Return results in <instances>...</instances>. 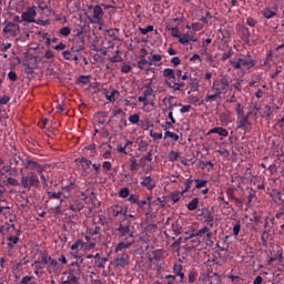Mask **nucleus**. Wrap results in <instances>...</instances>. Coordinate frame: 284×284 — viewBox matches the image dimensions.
<instances>
[{
  "label": "nucleus",
  "mask_w": 284,
  "mask_h": 284,
  "mask_svg": "<svg viewBox=\"0 0 284 284\" xmlns=\"http://www.w3.org/2000/svg\"><path fill=\"white\" fill-rule=\"evenodd\" d=\"M141 34H148L149 32H154V26H148L146 28H140Z\"/></svg>",
  "instance_id": "13d9d810"
},
{
  "label": "nucleus",
  "mask_w": 284,
  "mask_h": 284,
  "mask_svg": "<svg viewBox=\"0 0 284 284\" xmlns=\"http://www.w3.org/2000/svg\"><path fill=\"white\" fill-rule=\"evenodd\" d=\"M116 232H119L120 237L123 239L124 236H128V234H130V225L120 224L116 229Z\"/></svg>",
  "instance_id": "5701e85b"
},
{
  "label": "nucleus",
  "mask_w": 284,
  "mask_h": 284,
  "mask_svg": "<svg viewBox=\"0 0 284 284\" xmlns=\"http://www.w3.org/2000/svg\"><path fill=\"white\" fill-rule=\"evenodd\" d=\"M275 219H284V205L281 210L275 214Z\"/></svg>",
  "instance_id": "774afa93"
},
{
  "label": "nucleus",
  "mask_w": 284,
  "mask_h": 284,
  "mask_svg": "<svg viewBox=\"0 0 284 284\" xmlns=\"http://www.w3.org/2000/svg\"><path fill=\"white\" fill-rule=\"evenodd\" d=\"M129 121L133 125H138V123L141 121V115H139V113L132 114L129 116Z\"/></svg>",
  "instance_id": "c03bdc74"
},
{
  "label": "nucleus",
  "mask_w": 284,
  "mask_h": 284,
  "mask_svg": "<svg viewBox=\"0 0 284 284\" xmlns=\"http://www.w3.org/2000/svg\"><path fill=\"white\" fill-rule=\"evenodd\" d=\"M212 236H214V233L207 231L205 233V243L206 245H212L214 242L212 241Z\"/></svg>",
  "instance_id": "bf43d9fd"
},
{
  "label": "nucleus",
  "mask_w": 284,
  "mask_h": 284,
  "mask_svg": "<svg viewBox=\"0 0 284 284\" xmlns=\"http://www.w3.org/2000/svg\"><path fill=\"white\" fill-rule=\"evenodd\" d=\"M87 233L89 236H101V226H95L94 230L89 229Z\"/></svg>",
  "instance_id": "a19ab883"
},
{
  "label": "nucleus",
  "mask_w": 284,
  "mask_h": 284,
  "mask_svg": "<svg viewBox=\"0 0 284 284\" xmlns=\"http://www.w3.org/2000/svg\"><path fill=\"white\" fill-rule=\"evenodd\" d=\"M34 17H37V11L34 9H29L22 13V21H27V23H34Z\"/></svg>",
  "instance_id": "4468645a"
},
{
  "label": "nucleus",
  "mask_w": 284,
  "mask_h": 284,
  "mask_svg": "<svg viewBox=\"0 0 284 284\" xmlns=\"http://www.w3.org/2000/svg\"><path fill=\"white\" fill-rule=\"evenodd\" d=\"M105 263H108V257H102L94 262V266L100 267V270H105Z\"/></svg>",
  "instance_id": "f704fd0d"
},
{
  "label": "nucleus",
  "mask_w": 284,
  "mask_h": 284,
  "mask_svg": "<svg viewBox=\"0 0 284 284\" xmlns=\"http://www.w3.org/2000/svg\"><path fill=\"white\" fill-rule=\"evenodd\" d=\"M4 185H6V187H19L20 183H19V180H17L14 178H8L4 181Z\"/></svg>",
  "instance_id": "393cba45"
},
{
  "label": "nucleus",
  "mask_w": 284,
  "mask_h": 284,
  "mask_svg": "<svg viewBox=\"0 0 284 284\" xmlns=\"http://www.w3.org/2000/svg\"><path fill=\"white\" fill-rule=\"evenodd\" d=\"M21 186L24 190H32V187H41V181H39V175L34 172H29L27 175L23 174L20 180Z\"/></svg>",
  "instance_id": "7ed1b4c3"
},
{
  "label": "nucleus",
  "mask_w": 284,
  "mask_h": 284,
  "mask_svg": "<svg viewBox=\"0 0 284 284\" xmlns=\"http://www.w3.org/2000/svg\"><path fill=\"white\" fill-rule=\"evenodd\" d=\"M227 88H230V81H227L226 78L215 80L212 85V90H214L219 94H223V92H225V90H227Z\"/></svg>",
  "instance_id": "423d86ee"
},
{
  "label": "nucleus",
  "mask_w": 284,
  "mask_h": 284,
  "mask_svg": "<svg viewBox=\"0 0 284 284\" xmlns=\"http://www.w3.org/2000/svg\"><path fill=\"white\" fill-rule=\"evenodd\" d=\"M132 245H134V242H120L116 246H115V252H123V250H130V247H132Z\"/></svg>",
  "instance_id": "412c9836"
},
{
  "label": "nucleus",
  "mask_w": 284,
  "mask_h": 284,
  "mask_svg": "<svg viewBox=\"0 0 284 284\" xmlns=\"http://www.w3.org/2000/svg\"><path fill=\"white\" fill-rule=\"evenodd\" d=\"M192 183H194V180H192V178H189L184 183L185 189L182 191V194H187V191L192 187Z\"/></svg>",
  "instance_id": "a18cd8bd"
},
{
  "label": "nucleus",
  "mask_w": 284,
  "mask_h": 284,
  "mask_svg": "<svg viewBox=\"0 0 284 284\" xmlns=\"http://www.w3.org/2000/svg\"><path fill=\"white\" fill-rule=\"evenodd\" d=\"M120 199H128L130 196V189L123 187L119 192Z\"/></svg>",
  "instance_id": "3c124183"
},
{
  "label": "nucleus",
  "mask_w": 284,
  "mask_h": 284,
  "mask_svg": "<svg viewBox=\"0 0 284 284\" xmlns=\"http://www.w3.org/2000/svg\"><path fill=\"white\" fill-rule=\"evenodd\" d=\"M10 170H13L11 164H9V165L7 164V165L2 166V169L0 171L1 176H6V174H8V172H10Z\"/></svg>",
  "instance_id": "0e129e2a"
},
{
  "label": "nucleus",
  "mask_w": 284,
  "mask_h": 284,
  "mask_svg": "<svg viewBox=\"0 0 284 284\" xmlns=\"http://www.w3.org/2000/svg\"><path fill=\"white\" fill-rule=\"evenodd\" d=\"M0 233L2 236L9 234V236L7 237V241H9L7 246L9 250H14V245H18L19 243V236H21V231L17 230L14 224L6 223L4 225L0 226Z\"/></svg>",
  "instance_id": "f257e3e1"
},
{
  "label": "nucleus",
  "mask_w": 284,
  "mask_h": 284,
  "mask_svg": "<svg viewBox=\"0 0 284 284\" xmlns=\"http://www.w3.org/2000/svg\"><path fill=\"white\" fill-rule=\"evenodd\" d=\"M178 106L181 108L180 109L181 114H185L192 110V105H190V104L183 105V104L179 103Z\"/></svg>",
  "instance_id": "864d4df0"
},
{
  "label": "nucleus",
  "mask_w": 284,
  "mask_h": 284,
  "mask_svg": "<svg viewBox=\"0 0 284 284\" xmlns=\"http://www.w3.org/2000/svg\"><path fill=\"white\" fill-rule=\"evenodd\" d=\"M140 185H142V187H146V190H149L150 192H152V190L156 187V184H154V180L150 175L145 176L143 181L140 182Z\"/></svg>",
  "instance_id": "2eb2a0df"
},
{
  "label": "nucleus",
  "mask_w": 284,
  "mask_h": 284,
  "mask_svg": "<svg viewBox=\"0 0 284 284\" xmlns=\"http://www.w3.org/2000/svg\"><path fill=\"white\" fill-rule=\"evenodd\" d=\"M131 71H132V65H130L128 63H123L121 65V72H123V74H128Z\"/></svg>",
  "instance_id": "e2e57ef3"
},
{
  "label": "nucleus",
  "mask_w": 284,
  "mask_h": 284,
  "mask_svg": "<svg viewBox=\"0 0 284 284\" xmlns=\"http://www.w3.org/2000/svg\"><path fill=\"white\" fill-rule=\"evenodd\" d=\"M263 17L265 19H274V17H276V11H272V9L265 8L263 10Z\"/></svg>",
  "instance_id": "473e14b6"
},
{
  "label": "nucleus",
  "mask_w": 284,
  "mask_h": 284,
  "mask_svg": "<svg viewBox=\"0 0 284 284\" xmlns=\"http://www.w3.org/2000/svg\"><path fill=\"white\" fill-rule=\"evenodd\" d=\"M9 163L13 170H17L18 168H24L26 160H23L19 154H13L9 160Z\"/></svg>",
  "instance_id": "9b49d317"
},
{
  "label": "nucleus",
  "mask_w": 284,
  "mask_h": 284,
  "mask_svg": "<svg viewBox=\"0 0 284 284\" xmlns=\"http://www.w3.org/2000/svg\"><path fill=\"white\" fill-rule=\"evenodd\" d=\"M176 282V275H166L164 276L162 283L160 284H174Z\"/></svg>",
  "instance_id": "e433bc0d"
},
{
  "label": "nucleus",
  "mask_w": 284,
  "mask_h": 284,
  "mask_svg": "<svg viewBox=\"0 0 284 284\" xmlns=\"http://www.w3.org/2000/svg\"><path fill=\"white\" fill-rule=\"evenodd\" d=\"M273 199H274V202L277 203V205H281V203H284V191H280L275 193Z\"/></svg>",
  "instance_id": "72a5a7b5"
},
{
  "label": "nucleus",
  "mask_w": 284,
  "mask_h": 284,
  "mask_svg": "<svg viewBox=\"0 0 284 284\" xmlns=\"http://www.w3.org/2000/svg\"><path fill=\"white\" fill-rule=\"evenodd\" d=\"M200 216H203L204 223H206V225L214 227V214L210 211V209H202Z\"/></svg>",
  "instance_id": "9d476101"
},
{
  "label": "nucleus",
  "mask_w": 284,
  "mask_h": 284,
  "mask_svg": "<svg viewBox=\"0 0 284 284\" xmlns=\"http://www.w3.org/2000/svg\"><path fill=\"white\" fill-rule=\"evenodd\" d=\"M209 134H219V136H229L230 131L223 126H215L209 131Z\"/></svg>",
  "instance_id": "a211bd4d"
},
{
  "label": "nucleus",
  "mask_w": 284,
  "mask_h": 284,
  "mask_svg": "<svg viewBox=\"0 0 284 284\" xmlns=\"http://www.w3.org/2000/svg\"><path fill=\"white\" fill-rule=\"evenodd\" d=\"M92 168H93V176L94 179H99V174H101V163H94V164H91Z\"/></svg>",
  "instance_id": "37998d69"
},
{
  "label": "nucleus",
  "mask_w": 284,
  "mask_h": 284,
  "mask_svg": "<svg viewBox=\"0 0 284 284\" xmlns=\"http://www.w3.org/2000/svg\"><path fill=\"white\" fill-rule=\"evenodd\" d=\"M235 112H236L237 116H244L245 110L243 109V105L241 104V102H239L235 105Z\"/></svg>",
  "instance_id": "8fccbe9b"
},
{
  "label": "nucleus",
  "mask_w": 284,
  "mask_h": 284,
  "mask_svg": "<svg viewBox=\"0 0 284 284\" xmlns=\"http://www.w3.org/2000/svg\"><path fill=\"white\" fill-rule=\"evenodd\" d=\"M183 191L179 192V191H174L171 193V201H173V203H179L181 201V197L183 196Z\"/></svg>",
  "instance_id": "2f4dec72"
},
{
  "label": "nucleus",
  "mask_w": 284,
  "mask_h": 284,
  "mask_svg": "<svg viewBox=\"0 0 284 284\" xmlns=\"http://www.w3.org/2000/svg\"><path fill=\"white\" fill-rule=\"evenodd\" d=\"M232 57H234V50L230 47L227 51L222 53L220 61H227V59H232Z\"/></svg>",
  "instance_id": "c756f323"
},
{
  "label": "nucleus",
  "mask_w": 284,
  "mask_h": 284,
  "mask_svg": "<svg viewBox=\"0 0 284 284\" xmlns=\"http://www.w3.org/2000/svg\"><path fill=\"white\" fill-rule=\"evenodd\" d=\"M103 8H101V6L97 4L93 8V19H95V21H101L103 19Z\"/></svg>",
  "instance_id": "aec40b11"
},
{
  "label": "nucleus",
  "mask_w": 284,
  "mask_h": 284,
  "mask_svg": "<svg viewBox=\"0 0 284 284\" xmlns=\"http://www.w3.org/2000/svg\"><path fill=\"white\" fill-rule=\"evenodd\" d=\"M82 209H83V202H81V200H75L69 206V210H71V212H81Z\"/></svg>",
  "instance_id": "4be33fe9"
},
{
  "label": "nucleus",
  "mask_w": 284,
  "mask_h": 284,
  "mask_svg": "<svg viewBox=\"0 0 284 284\" xmlns=\"http://www.w3.org/2000/svg\"><path fill=\"white\" fill-rule=\"evenodd\" d=\"M206 232H210V229L207 226H203L201 230L195 231V239H203Z\"/></svg>",
  "instance_id": "4c0bfd02"
},
{
  "label": "nucleus",
  "mask_w": 284,
  "mask_h": 284,
  "mask_svg": "<svg viewBox=\"0 0 284 284\" xmlns=\"http://www.w3.org/2000/svg\"><path fill=\"white\" fill-rule=\"evenodd\" d=\"M216 99H221V93H219L217 91H215L214 94H206V97L204 98V101L205 103H212L216 101Z\"/></svg>",
  "instance_id": "c85d7f7f"
},
{
  "label": "nucleus",
  "mask_w": 284,
  "mask_h": 284,
  "mask_svg": "<svg viewBox=\"0 0 284 284\" xmlns=\"http://www.w3.org/2000/svg\"><path fill=\"white\" fill-rule=\"evenodd\" d=\"M130 265V255L128 253L119 254L115 257V267H125Z\"/></svg>",
  "instance_id": "ddd939ff"
},
{
  "label": "nucleus",
  "mask_w": 284,
  "mask_h": 284,
  "mask_svg": "<svg viewBox=\"0 0 284 284\" xmlns=\"http://www.w3.org/2000/svg\"><path fill=\"white\" fill-rule=\"evenodd\" d=\"M236 123H237V130L250 132V125H252V123H250V120H247V118H243L242 115V118Z\"/></svg>",
  "instance_id": "f3484780"
},
{
  "label": "nucleus",
  "mask_w": 284,
  "mask_h": 284,
  "mask_svg": "<svg viewBox=\"0 0 284 284\" xmlns=\"http://www.w3.org/2000/svg\"><path fill=\"white\" fill-rule=\"evenodd\" d=\"M78 83H82L83 85H88V83H90V75H80L78 78Z\"/></svg>",
  "instance_id": "6e6d98bb"
},
{
  "label": "nucleus",
  "mask_w": 284,
  "mask_h": 284,
  "mask_svg": "<svg viewBox=\"0 0 284 284\" xmlns=\"http://www.w3.org/2000/svg\"><path fill=\"white\" fill-rule=\"evenodd\" d=\"M190 41H192L193 43H196V41H199V39L190 33H184L179 39V43H181L182 45H187V43H190Z\"/></svg>",
  "instance_id": "dca6fc26"
},
{
  "label": "nucleus",
  "mask_w": 284,
  "mask_h": 284,
  "mask_svg": "<svg viewBox=\"0 0 284 284\" xmlns=\"http://www.w3.org/2000/svg\"><path fill=\"white\" fill-rule=\"evenodd\" d=\"M149 145H150V144L148 143V141L141 140V141L139 142V151H140V152H145V151L148 150Z\"/></svg>",
  "instance_id": "603ef678"
},
{
  "label": "nucleus",
  "mask_w": 284,
  "mask_h": 284,
  "mask_svg": "<svg viewBox=\"0 0 284 284\" xmlns=\"http://www.w3.org/2000/svg\"><path fill=\"white\" fill-rule=\"evenodd\" d=\"M47 194H48V199H49V200H52V199H53V200L60 201V204H58V205L55 206V212H57L58 214L61 212V203H63V200H64V199H70V194H67V193L61 192V191H59V192H51V191H48Z\"/></svg>",
  "instance_id": "20e7f679"
},
{
  "label": "nucleus",
  "mask_w": 284,
  "mask_h": 284,
  "mask_svg": "<svg viewBox=\"0 0 284 284\" xmlns=\"http://www.w3.org/2000/svg\"><path fill=\"white\" fill-rule=\"evenodd\" d=\"M73 54L72 49L62 52V57L65 59V61H72Z\"/></svg>",
  "instance_id": "5fc2aeb1"
},
{
  "label": "nucleus",
  "mask_w": 284,
  "mask_h": 284,
  "mask_svg": "<svg viewBox=\"0 0 284 284\" xmlns=\"http://www.w3.org/2000/svg\"><path fill=\"white\" fill-rule=\"evenodd\" d=\"M164 136H165V139H168V138L173 139V141H179V139H180L179 134L171 132V131H165Z\"/></svg>",
  "instance_id": "09e8293b"
},
{
  "label": "nucleus",
  "mask_w": 284,
  "mask_h": 284,
  "mask_svg": "<svg viewBox=\"0 0 284 284\" xmlns=\"http://www.w3.org/2000/svg\"><path fill=\"white\" fill-rule=\"evenodd\" d=\"M75 184L73 182H71L70 184H68L67 186H62L60 192H63L64 194H69L72 192V190H74Z\"/></svg>",
  "instance_id": "58836bf2"
},
{
  "label": "nucleus",
  "mask_w": 284,
  "mask_h": 284,
  "mask_svg": "<svg viewBox=\"0 0 284 284\" xmlns=\"http://www.w3.org/2000/svg\"><path fill=\"white\" fill-rule=\"evenodd\" d=\"M141 168V164L135 159H130V170L131 172H136Z\"/></svg>",
  "instance_id": "79ce46f5"
},
{
  "label": "nucleus",
  "mask_w": 284,
  "mask_h": 284,
  "mask_svg": "<svg viewBox=\"0 0 284 284\" xmlns=\"http://www.w3.org/2000/svg\"><path fill=\"white\" fill-rule=\"evenodd\" d=\"M163 77L164 79H168V81L170 79H176V74L174 73V70L171 68H166L163 70Z\"/></svg>",
  "instance_id": "cd10ccee"
},
{
  "label": "nucleus",
  "mask_w": 284,
  "mask_h": 284,
  "mask_svg": "<svg viewBox=\"0 0 284 284\" xmlns=\"http://www.w3.org/2000/svg\"><path fill=\"white\" fill-rule=\"evenodd\" d=\"M173 272L175 273V278L183 272V265L181 264H174L173 265Z\"/></svg>",
  "instance_id": "052dcab7"
},
{
  "label": "nucleus",
  "mask_w": 284,
  "mask_h": 284,
  "mask_svg": "<svg viewBox=\"0 0 284 284\" xmlns=\"http://www.w3.org/2000/svg\"><path fill=\"white\" fill-rule=\"evenodd\" d=\"M152 65V62H148V60L145 59V55H142V58L138 61V68H140V70H144L145 65Z\"/></svg>",
  "instance_id": "c9c22d12"
},
{
  "label": "nucleus",
  "mask_w": 284,
  "mask_h": 284,
  "mask_svg": "<svg viewBox=\"0 0 284 284\" xmlns=\"http://www.w3.org/2000/svg\"><path fill=\"white\" fill-rule=\"evenodd\" d=\"M186 207L190 212H194V210L199 207V197H194L192 201H190Z\"/></svg>",
  "instance_id": "7c9ffc66"
},
{
  "label": "nucleus",
  "mask_w": 284,
  "mask_h": 284,
  "mask_svg": "<svg viewBox=\"0 0 284 284\" xmlns=\"http://www.w3.org/2000/svg\"><path fill=\"white\" fill-rule=\"evenodd\" d=\"M241 232V221H237L233 226V235L239 236Z\"/></svg>",
  "instance_id": "680f3d73"
},
{
  "label": "nucleus",
  "mask_w": 284,
  "mask_h": 284,
  "mask_svg": "<svg viewBox=\"0 0 284 284\" xmlns=\"http://www.w3.org/2000/svg\"><path fill=\"white\" fill-rule=\"evenodd\" d=\"M24 170H36L38 174H43V171L45 170L43 165L39 164V162L26 159L24 160Z\"/></svg>",
  "instance_id": "6e6552de"
},
{
  "label": "nucleus",
  "mask_w": 284,
  "mask_h": 284,
  "mask_svg": "<svg viewBox=\"0 0 284 284\" xmlns=\"http://www.w3.org/2000/svg\"><path fill=\"white\" fill-rule=\"evenodd\" d=\"M85 244L81 241L78 240L74 244L71 245V250L74 252L75 250H83Z\"/></svg>",
  "instance_id": "49530a36"
},
{
  "label": "nucleus",
  "mask_w": 284,
  "mask_h": 284,
  "mask_svg": "<svg viewBox=\"0 0 284 284\" xmlns=\"http://www.w3.org/2000/svg\"><path fill=\"white\" fill-rule=\"evenodd\" d=\"M78 165V170L82 172V176H88L90 174V168H92V160H88L87 158H80L75 160Z\"/></svg>",
  "instance_id": "39448f33"
},
{
  "label": "nucleus",
  "mask_w": 284,
  "mask_h": 284,
  "mask_svg": "<svg viewBox=\"0 0 284 284\" xmlns=\"http://www.w3.org/2000/svg\"><path fill=\"white\" fill-rule=\"evenodd\" d=\"M62 284H77L79 283V277L74 275V270H69L62 273L61 276Z\"/></svg>",
  "instance_id": "0eeeda50"
},
{
  "label": "nucleus",
  "mask_w": 284,
  "mask_h": 284,
  "mask_svg": "<svg viewBox=\"0 0 284 284\" xmlns=\"http://www.w3.org/2000/svg\"><path fill=\"white\" fill-rule=\"evenodd\" d=\"M171 37H174L175 39H181V31L179 30V27L171 28Z\"/></svg>",
  "instance_id": "4d7b16f0"
},
{
  "label": "nucleus",
  "mask_w": 284,
  "mask_h": 284,
  "mask_svg": "<svg viewBox=\"0 0 284 284\" xmlns=\"http://www.w3.org/2000/svg\"><path fill=\"white\" fill-rule=\"evenodd\" d=\"M211 284H221V276L217 275V273H213Z\"/></svg>",
  "instance_id": "338daca9"
},
{
  "label": "nucleus",
  "mask_w": 284,
  "mask_h": 284,
  "mask_svg": "<svg viewBox=\"0 0 284 284\" xmlns=\"http://www.w3.org/2000/svg\"><path fill=\"white\" fill-rule=\"evenodd\" d=\"M195 189L201 190L207 185V180L195 179Z\"/></svg>",
  "instance_id": "ea45409f"
},
{
  "label": "nucleus",
  "mask_w": 284,
  "mask_h": 284,
  "mask_svg": "<svg viewBox=\"0 0 284 284\" xmlns=\"http://www.w3.org/2000/svg\"><path fill=\"white\" fill-rule=\"evenodd\" d=\"M59 32L61 37H70V34H72V29L70 27H63Z\"/></svg>",
  "instance_id": "de8ad7c7"
},
{
  "label": "nucleus",
  "mask_w": 284,
  "mask_h": 284,
  "mask_svg": "<svg viewBox=\"0 0 284 284\" xmlns=\"http://www.w3.org/2000/svg\"><path fill=\"white\" fill-rule=\"evenodd\" d=\"M230 63L234 70H252L256 64L251 54H241L237 61L231 60Z\"/></svg>",
  "instance_id": "f03ea898"
},
{
  "label": "nucleus",
  "mask_w": 284,
  "mask_h": 284,
  "mask_svg": "<svg viewBox=\"0 0 284 284\" xmlns=\"http://www.w3.org/2000/svg\"><path fill=\"white\" fill-rule=\"evenodd\" d=\"M109 61L111 63H123V58L121 57V50H116L115 54L111 58H109Z\"/></svg>",
  "instance_id": "a878e982"
},
{
  "label": "nucleus",
  "mask_w": 284,
  "mask_h": 284,
  "mask_svg": "<svg viewBox=\"0 0 284 284\" xmlns=\"http://www.w3.org/2000/svg\"><path fill=\"white\" fill-rule=\"evenodd\" d=\"M20 27L14 22H8L3 28V33L9 37H17L19 34Z\"/></svg>",
  "instance_id": "1a4fd4ad"
},
{
  "label": "nucleus",
  "mask_w": 284,
  "mask_h": 284,
  "mask_svg": "<svg viewBox=\"0 0 284 284\" xmlns=\"http://www.w3.org/2000/svg\"><path fill=\"white\" fill-rule=\"evenodd\" d=\"M165 85L168 88H171V90H174V92H181V88H185V82H172L170 80H165Z\"/></svg>",
  "instance_id": "6ab92c4d"
},
{
  "label": "nucleus",
  "mask_w": 284,
  "mask_h": 284,
  "mask_svg": "<svg viewBox=\"0 0 284 284\" xmlns=\"http://www.w3.org/2000/svg\"><path fill=\"white\" fill-rule=\"evenodd\" d=\"M179 156H180V154H179V152H176V151H171V152L169 153V160H170V161H178V160H179Z\"/></svg>",
  "instance_id": "69168bd1"
},
{
  "label": "nucleus",
  "mask_w": 284,
  "mask_h": 284,
  "mask_svg": "<svg viewBox=\"0 0 284 284\" xmlns=\"http://www.w3.org/2000/svg\"><path fill=\"white\" fill-rule=\"evenodd\" d=\"M226 196L227 199H231V201H235V203H241V199L236 197V194L234 193V189L232 187L226 189Z\"/></svg>",
  "instance_id": "bb28decb"
},
{
  "label": "nucleus",
  "mask_w": 284,
  "mask_h": 284,
  "mask_svg": "<svg viewBox=\"0 0 284 284\" xmlns=\"http://www.w3.org/2000/svg\"><path fill=\"white\" fill-rule=\"evenodd\" d=\"M190 239H196V234L194 230H189L184 232V236L180 237V241H183V243H187Z\"/></svg>",
  "instance_id": "b1692460"
},
{
  "label": "nucleus",
  "mask_w": 284,
  "mask_h": 284,
  "mask_svg": "<svg viewBox=\"0 0 284 284\" xmlns=\"http://www.w3.org/2000/svg\"><path fill=\"white\" fill-rule=\"evenodd\" d=\"M101 93L105 97L109 103H114V101H116V97H121V93L119 92V90H113L110 92L106 88H103L101 90Z\"/></svg>",
  "instance_id": "f8f14e48"
}]
</instances>
